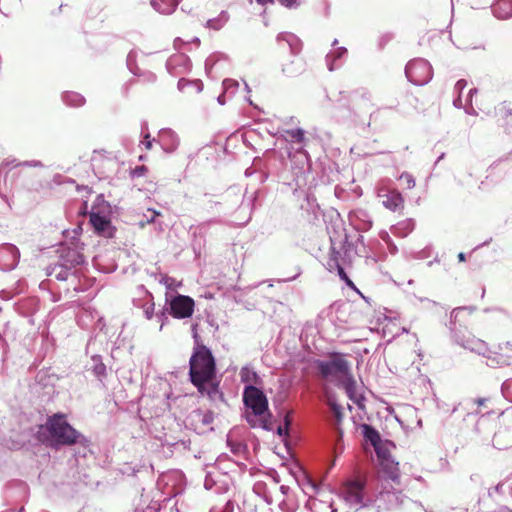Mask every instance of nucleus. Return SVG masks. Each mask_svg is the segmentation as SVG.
<instances>
[{"label":"nucleus","mask_w":512,"mask_h":512,"mask_svg":"<svg viewBox=\"0 0 512 512\" xmlns=\"http://www.w3.org/2000/svg\"><path fill=\"white\" fill-rule=\"evenodd\" d=\"M196 345L189 360V376L191 383L202 395H207L213 402L224 401L223 393L216 380V363L211 350L198 343V335L194 332Z\"/></svg>","instance_id":"obj_1"},{"label":"nucleus","mask_w":512,"mask_h":512,"mask_svg":"<svg viewBox=\"0 0 512 512\" xmlns=\"http://www.w3.org/2000/svg\"><path fill=\"white\" fill-rule=\"evenodd\" d=\"M377 499L384 501L385 508L390 510L403 505L406 497L396 490L382 491L379 497H376L366 481L354 475V512H379Z\"/></svg>","instance_id":"obj_2"},{"label":"nucleus","mask_w":512,"mask_h":512,"mask_svg":"<svg viewBox=\"0 0 512 512\" xmlns=\"http://www.w3.org/2000/svg\"><path fill=\"white\" fill-rule=\"evenodd\" d=\"M361 430L365 444H370L376 453L381 471L392 481L399 479V463L391 455L395 444L390 440H383L380 433L369 424L363 423L358 426Z\"/></svg>","instance_id":"obj_3"},{"label":"nucleus","mask_w":512,"mask_h":512,"mask_svg":"<svg viewBox=\"0 0 512 512\" xmlns=\"http://www.w3.org/2000/svg\"><path fill=\"white\" fill-rule=\"evenodd\" d=\"M320 374L327 381L343 382L346 395L352 400V381L347 378L349 365L340 355H334L326 360L317 362Z\"/></svg>","instance_id":"obj_4"},{"label":"nucleus","mask_w":512,"mask_h":512,"mask_svg":"<svg viewBox=\"0 0 512 512\" xmlns=\"http://www.w3.org/2000/svg\"><path fill=\"white\" fill-rule=\"evenodd\" d=\"M40 430L47 431L51 440L60 445H73L81 437V434L67 422L66 416L61 413L50 416Z\"/></svg>","instance_id":"obj_5"},{"label":"nucleus","mask_w":512,"mask_h":512,"mask_svg":"<svg viewBox=\"0 0 512 512\" xmlns=\"http://www.w3.org/2000/svg\"><path fill=\"white\" fill-rule=\"evenodd\" d=\"M327 269L330 272H337L341 280H343L349 287H352V280L348 276V271L352 266L350 257V244L347 235L343 243V254L341 252H333L332 256L327 261Z\"/></svg>","instance_id":"obj_6"},{"label":"nucleus","mask_w":512,"mask_h":512,"mask_svg":"<svg viewBox=\"0 0 512 512\" xmlns=\"http://www.w3.org/2000/svg\"><path fill=\"white\" fill-rule=\"evenodd\" d=\"M405 74L411 83L422 86L432 79V67L425 59H414L406 65Z\"/></svg>","instance_id":"obj_7"},{"label":"nucleus","mask_w":512,"mask_h":512,"mask_svg":"<svg viewBox=\"0 0 512 512\" xmlns=\"http://www.w3.org/2000/svg\"><path fill=\"white\" fill-rule=\"evenodd\" d=\"M243 401L246 407L255 414H265L268 410V400L265 394L253 385L245 387Z\"/></svg>","instance_id":"obj_8"},{"label":"nucleus","mask_w":512,"mask_h":512,"mask_svg":"<svg viewBox=\"0 0 512 512\" xmlns=\"http://www.w3.org/2000/svg\"><path fill=\"white\" fill-rule=\"evenodd\" d=\"M195 302L186 295H176L170 299V314L177 319H185L192 316Z\"/></svg>","instance_id":"obj_9"},{"label":"nucleus","mask_w":512,"mask_h":512,"mask_svg":"<svg viewBox=\"0 0 512 512\" xmlns=\"http://www.w3.org/2000/svg\"><path fill=\"white\" fill-rule=\"evenodd\" d=\"M110 212V205L104 204V209H98L97 207H92L90 212V223L95 229V231L101 235L110 237L112 235L111 222L108 218V214Z\"/></svg>","instance_id":"obj_10"},{"label":"nucleus","mask_w":512,"mask_h":512,"mask_svg":"<svg viewBox=\"0 0 512 512\" xmlns=\"http://www.w3.org/2000/svg\"><path fill=\"white\" fill-rule=\"evenodd\" d=\"M82 249V246L78 244L74 245V247L63 248L60 253L59 262L72 271L78 270V267L85 262L81 252Z\"/></svg>","instance_id":"obj_11"},{"label":"nucleus","mask_w":512,"mask_h":512,"mask_svg":"<svg viewBox=\"0 0 512 512\" xmlns=\"http://www.w3.org/2000/svg\"><path fill=\"white\" fill-rule=\"evenodd\" d=\"M20 259L19 249L10 243L0 245V269L11 271L16 268Z\"/></svg>","instance_id":"obj_12"},{"label":"nucleus","mask_w":512,"mask_h":512,"mask_svg":"<svg viewBox=\"0 0 512 512\" xmlns=\"http://www.w3.org/2000/svg\"><path fill=\"white\" fill-rule=\"evenodd\" d=\"M451 330L453 331L454 341L458 345L479 355L486 356V353L489 351V349L483 340L477 339L470 335H460L459 332L454 331V328H451Z\"/></svg>","instance_id":"obj_13"},{"label":"nucleus","mask_w":512,"mask_h":512,"mask_svg":"<svg viewBox=\"0 0 512 512\" xmlns=\"http://www.w3.org/2000/svg\"><path fill=\"white\" fill-rule=\"evenodd\" d=\"M379 243L376 240H370L367 244L364 243V237L360 236L354 242V253L359 257H363L366 261L371 260L373 263L377 262L380 258Z\"/></svg>","instance_id":"obj_14"},{"label":"nucleus","mask_w":512,"mask_h":512,"mask_svg":"<svg viewBox=\"0 0 512 512\" xmlns=\"http://www.w3.org/2000/svg\"><path fill=\"white\" fill-rule=\"evenodd\" d=\"M166 68L172 76H180L190 71L191 63L188 56L179 53L170 56L166 62Z\"/></svg>","instance_id":"obj_15"},{"label":"nucleus","mask_w":512,"mask_h":512,"mask_svg":"<svg viewBox=\"0 0 512 512\" xmlns=\"http://www.w3.org/2000/svg\"><path fill=\"white\" fill-rule=\"evenodd\" d=\"M378 196L382 198L383 206L391 211L395 212L404 208V199L401 193L396 189H380Z\"/></svg>","instance_id":"obj_16"},{"label":"nucleus","mask_w":512,"mask_h":512,"mask_svg":"<svg viewBox=\"0 0 512 512\" xmlns=\"http://www.w3.org/2000/svg\"><path fill=\"white\" fill-rule=\"evenodd\" d=\"M158 143L167 153L174 152L180 143L178 135L171 129H162L158 134Z\"/></svg>","instance_id":"obj_17"},{"label":"nucleus","mask_w":512,"mask_h":512,"mask_svg":"<svg viewBox=\"0 0 512 512\" xmlns=\"http://www.w3.org/2000/svg\"><path fill=\"white\" fill-rule=\"evenodd\" d=\"M337 43V40H334L333 48L326 56V64L330 71L339 68L348 56V50L344 47H336Z\"/></svg>","instance_id":"obj_18"},{"label":"nucleus","mask_w":512,"mask_h":512,"mask_svg":"<svg viewBox=\"0 0 512 512\" xmlns=\"http://www.w3.org/2000/svg\"><path fill=\"white\" fill-rule=\"evenodd\" d=\"M299 487L301 488L304 495L308 496L309 499L306 502V507L310 510H313L316 507V500L313 499L314 495H316L319 491V487L315 481L312 479L305 477L301 480H297Z\"/></svg>","instance_id":"obj_19"},{"label":"nucleus","mask_w":512,"mask_h":512,"mask_svg":"<svg viewBox=\"0 0 512 512\" xmlns=\"http://www.w3.org/2000/svg\"><path fill=\"white\" fill-rule=\"evenodd\" d=\"M46 274L51 277H55V279L59 281H66L70 277L77 278L78 270L72 271L68 267H64L60 262L50 265L46 269Z\"/></svg>","instance_id":"obj_20"},{"label":"nucleus","mask_w":512,"mask_h":512,"mask_svg":"<svg viewBox=\"0 0 512 512\" xmlns=\"http://www.w3.org/2000/svg\"><path fill=\"white\" fill-rule=\"evenodd\" d=\"M280 493L283 499L279 502V507L283 512H294L297 508V502L292 496V491L289 486H280Z\"/></svg>","instance_id":"obj_21"},{"label":"nucleus","mask_w":512,"mask_h":512,"mask_svg":"<svg viewBox=\"0 0 512 512\" xmlns=\"http://www.w3.org/2000/svg\"><path fill=\"white\" fill-rule=\"evenodd\" d=\"M304 65L301 58L293 55L282 65V72L288 77H294L299 75L303 71Z\"/></svg>","instance_id":"obj_22"},{"label":"nucleus","mask_w":512,"mask_h":512,"mask_svg":"<svg viewBox=\"0 0 512 512\" xmlns=\"http://www.w3.org/2000/svg\"><path fill=\"white\" fill-rule=\"evenodd\" d=\"M491 8L497 18L506 19L512 16V0H497Z\"/></svg>","instance_id":"obj_23"},{"label":"nucleus","mask_w":512,"mask_h":512,"mask_svg":"<svg viewBox=\"0 0 512 512\" xmlns=\"http://www.w3.org/2000/svg\"><path fill=\"white\" fill-rule=\"evenodd\" d=\"M180 0H150L152 8L161 14H171Z\"/></svg>","instance_id":"obj_24"},{"label":"nucleus","mask_w":512,"mask_h":512,"mask_svg":"<svg viewBox=\"0 0 512 512\" xmlns=\"http://www.w3.org/2000/svg\"><path fill=\"white\" fill-rule=\"evenodd\" d=\"M415 228V222L412 218L405 219L392 226V233L397 236L404 238L408 236Z\"/></svg>","instance_id":"obj_25"},{"label":"nucleus","mask_w":512,"mask_h":512,"mask_svg":"<svg viewBox=\"0 0 512 512\" xmlns=\"http://www.w3.org/2000/svg\"><path fill=\"white\" fill-rule=\"evenodd\" d=\"M277 41L278 42L285 41L288 44L289 48L291 49V52L293 55H295L301 49V42H300L299 38L294 34L280 33L277 36Z\"/></svg>","instance_id":"obj_26"},{"label":"nucleus","mask_w":512,"mask_h":512,"mask_svg":"<svg viewBox=\"0 0 512 512\" xmlns=\"http://www.w3.org/2000/svg\"><path fill=\"white\" fill-rule=\"evenodd\" d=\"M354 218L358 223L354 222V230H368L372 225V220L369 214L364 210L354 211Z\"/></svg>","instance_id":"obj_27"},{"label":"nucleus","mask_w":512,"mask_h":512,"mask_svg":"<svg viewBox=\"0 0 512 512\" xmlns=\"http://www.w3.org/2000/svg\"><path fill=\"white\" fill-rule=\"evenodd\" d=\"M246 420L253 428L260 427L265 430H269L268 422L265 419V414H255V412L251 411L246 413Z\"/></svg>","instance_id":"obj_28"},{"label":"nucleus","mask_w":512,"mask_h":512,"mask_svg":"<svg viewBox=\"0 0 512 512\" xmlns=\"http://www.w3.org/2000/svg\"><path fill=\"white\" fill-rule=\"evenodd\" d=\"M62 99L66 105L71 107H81L85 103V98L77 92H66Z\"/></svg>","instance_id":"obj_29"},{"label":"nucleus","mask_w":512,"mask_h":512,"mask_svg":"<svg viewBox=\"0 0 512 512\" xmlns=\"http://www.w3.org/2000/svg\"><path fill=\"white\" fill-rule=\"evenodd\" d=\"M234 511V503L229 498H221L218 500L217 503H215L211 509L210 512H233Z\"/></svg>","instance_id":"obj_30"},{"label":"nucleus","mask_w":512,"mask_h":512,"mask_svg":"<svg viewBox=\"0 0 512 512\" xmlns=\"http://www.w3.org/2000/svg\"><path fill=\"white\" fill-rule=\"evenodd\" d=\"M228 19H229L228 13L225 11H222L218 15V17L207 21V27H209L213 30H220L227 23Z\"/></svg>","instance_id":"obj_31"},{"label":"nucleus","mask_w":512,"mask_h":512,"mask_svg":"<svg viewBox=\"0 0 512 512\" xmlns=\"http://www.w3.org/2000/svg\"><path fill=\"white\" fill-rule=\"evenodd\" d=\"M328 405L336 419L337 425H339L343 418V407L337 402L333 396L328 397Z\"/></svg>","instance_id":"obj_32"},{"label":"nucleus","mask_w":512,"mask_h":512,"mask_svg":"<svg viewBox=\"0 0 512 512\" xmlns=\"http://www.w3.org/2000/svg\"><path fill=\"white\" fill-rule=\"evenodd\" d=\"M487 365L492 368L502 367L508 365V359L501 355H491L489 351L486 353Z\"/></svg>","instance_id":"obj_33"},{"label":"nucleus","mask_w":512,"mask_h":512,"mask_svg":"<svg viewBox=\"0 0 512 512\" xmlns=\"http://www.w3.org/2000/svg\"><path fill=\"white\" fill-rule=\"evenodd\" d=\"M351 306L349 303L339 305L335 309L336 319L340 322H349Z\"/></svg>","instance_id":"obj_34"},{"label":"nucleus","mask_w":512,"mask_h":512,"mask_svg":"<svg viewBox=\"0 0 512 512\" xmlns=\"http://www.w3.org/2000/svg\"><path fill=\"white\" fill-rule=\"evenodd\" d=\"M187 86H193L197 93L202 91V82L200 80H187L185 78H180L177 84L179 91L184 92Z\"/></svg>","instance_id":"obj_35"},{"label":"nucleus","mask_w":512,"mask_h":512,"mask_svg":"<svg viewBox=\"0 0 512 512\" xmlns=\"http://www.w3.org/2000/svg\"><path fill=\"white\" fill-rule=\"evenodd\" d=\"M285 133L291 138V140L298 144L305 142V131L301 128L289 129Z\"/></svg>","instance_id":"obj_36"},{"label":"nucleus","mask_w":512,"mask_h":512,"mask_svg":"<svg viewBox=\"0 0 512 512\" xmlns=\"http://www.w3.org/2000/svg\"><path fill=\"white\" fill-rule=\"evenodd\" d=\"M155 278L157 279V275H155ZM158 281L169 290L175 289L181 285L180 282H177L174 278L167 275H159Z\"/></svg>","instance_id":"obj_37"},{"label":"nucleus","mask_w":512,"mask_h":512,"mask_svg":"<svg viewBox=\"0 0 512 512\" xmlns=\"http://www.w3.org/2000/svg\"><path fill=\"white\" fill-rule=\"evenodd\" d=\"M222 85L225 93L234 94V92L239 87V82L234 79L228 78L223 81Z\"/></svg>","instance_id":"obj_38"},{"label":"nucleus","mask_w":512,"mask_h":512,"mask_svg":"<svg viewBox=\"0 0 512 512\" xmlns=\"http://www.w3.org/2000/svg\"><path fill=\"white\" fill-rule=\"evenodd\" d=\"M150 299L143 305V313L146 317V319L150 320L152 319L154 315V302L152 300V296L149 295Z\"/></svg>","instance_id":"obj_39"},{"label":"nucleus","mask_w":512,"mask_h":512,"mask_svg":"<svg viewBox=\"0 0 512 512\" xmlns=\"http://www.w3.org/2000/svg\"><path fill=\"white\" fill-rule=\"evenodd\" d=\"M399 179L406 185L407 189H412L415 186V179L408 172H403Z\"/></svg>","instance_id":"obj_40"},{"label":"nucleus","mask_w":512,"mask_h":512,"mask_svg":"<svg viewBox=\"0 0 512 512\" xmlns=\"http://www.w3.org/2000/svg\"><path fill=\"white\" fill-rule=\"evenodd\" d=\"M254 491L257 493V494H261L262 492L264 493V499L265 501L268 503V504H271L273 502V498L270 494H267L264 492L265 490V484L262 483V482H257L255 485H254Z\"/></svg>","instance_id":"obj_41"},{"label":"nucleus","mask_w":512,"mask_h":512,"mask_svg":"<svg viewBox=\"0 0 512 512\" xmlns=\"http://www.w3.org/2000/svg\"><path fill=\"white\" fill-rule=\"evenodd\" d=\"M496 115H500L503 118H507L512 115V109L506 104L502 103L495 109Z\"/></svg>","instance_id":"obj_42"},{"label":"nucleus","mask_w":512,"mask_h":512,"mask_svg":"<svg viewBox=\"0 0 512 512\" xmlns=\"http://www.w3.org/2000/svg\"><path fill=\"white\" fill-rule=\"evenodd\" d=\"M242 382H250L253 378H256V373L251 371L249 368L244 367L240 372Z\"/></svg>","instance_id":"obj_43"},{"label":"nucleus","mask_w":512,"mask_h":512,"mask_svg":"<svg viewBox=\"0 0 512 512\" xmlns=\"http://www.w3.org/2000/svg\"><path fill=\"white\" fill-rule=\"evenodd\" d=\"M476 92H477L476 88L470 89L469 94H468V97H469L468 101H469V103L464 107L465 108V112L467 114H469V115H477L478 114L477 111L474 109V107L471 104V98H472L473 94L476 93Z\"/></svg>","instance_id":"obj_44"},{"label":"nucleus","mask_w":512,"mask_h":512,"mask_svg":"<svg viewBox=\"0 0 512 512\" xmlns=\"http://www.w3.org/2000/svg\"><path fill=\"white\" fill-rule=\"evenodd\" d=\"M135 59H136V52L134 51H130L127 55V66L129 68V70L136 74V70H135Z\"/></svg>","instance_id":"obj_45"},{"label":"nucleus","mask_w":512,"mask_h":512,"mask_svg":"<svg viewBox=\"0 0 512 512\" xmlns=\"http://www.w3.org/2000/svg\"><path fill=\"white\" fill-rule=\"evenodd\" d=\"M503 395L512 402V380L502 384Z\"/></svg>","instance_id":"obj_46"},{"label":"nucleus","mask_w":512,"mask_h":512,"mask_svg":"<svg viewBox=\"0 0 512 512\" xmlns=\"http://www.w3.org/2000/svg\"><path fill=\"white\" fill-rule=\"evenodd\" d=\"M381 238L383 241H385L388 245V248L392 254H395L397 252V247L395 244L392 243L390 236L387 232H383L381 234Z\"/></svg>","instance_id":"obj_47"},{"label":"nucleus","mask_w":512,"mask_h":512,"mask_svg":"<svg viewBox=\"0 0 512 512\" xmlns=\"http://www.w3.org/2000/svg\"><path fill=\"white\" fill-rule=\"evenodd\" d=\"M465 310H467V311H469V313H471L473 311V308L472 307H457V308L453 309L451 312V316H450L451 321L456 322L460 312L465 311Z\"/></svg>","instance_id":"obj_48"},{"label":"nucleus","mask_w":512,"mask_h":512,"mask_svg":"<svg viewBox=\"0 0 512 512\" xmlns=\"http://www.w3.org/2000/svg\"><path fill=\"white\" fill-rule=\"evenodd\" d=\"M93 371L97 376H103L106 372V366L101 362L96 363L93 367Z\"/></svg>","instance_id":"obj_49"},{"label":"nucleus","mask_w":512,"mask_h":512,"mask_svg":"<svg viewBox=\"0 0 512 512\" xmlns=\"http://www.w3.org/2000/svg\"><path fill=\"white\" fill-rule=\"evenodd\" d=\"M159 215V213L153 209H148L147 214H145L146 222L152 223L155 221V218Z\"/></svg>","instance_id":"obj_50"},{"label":"nucleus","mask_w":512,"mask_h":512,"mask_svg":"<svg viewBox=\"0 0 512 512\" xmlns=\"http://www.w3.org/2000/svg\"><path fill=\"white\" fill-rule=\"evenodd\" d=\"M104 204H108L103 195H98L94 201L92 207H97L98 209H104Z\"/></svg>","instance_id":"obj_51"},{"label":"nucleus","mask_w":512,"mask_h":512,"mask_svg":"<svg viewBox=\"0 0 512 512\" xmlns=\"http://www.w3.org/2000/svg\"><path fill=\"white\" fill-rule=\"evenodd\" d=\"M279 2L288 8H294L299 5V0H279Z\"/></svg>","instance_id":"obj_52"},{"label":"nucleus","mask_w":512,"mask_h":512,"mask_svg":"<svg viewBox=\"0 0 512 512\" xmlns=\"http://www.w3.org/2000/svg\"><path fill=\"white\" fill-rule=\"evenodd\" d=\"M364 400L365 399L363 396L356 397V395L354 394V403L357 405L359 410L364 411V409H365Z\"/></svg>","instance_id":"obj_53"},{"label":"nucleus","mask_w":512,"mask_h":512,"mask_svg":"<svg viewBox=\"0 0 512 512\" xmlns=\"http://www.w3.org/2000/svg\"><path fill=\"white\" fill-rule=\"evenodd\" d=\"M290 424V421L288 419V416L285 417V426H279L278 429H277V432L279 435H284L286 434L287 430H288V426Z\"/></svg>","instance_id":"obj_54"},{"label":"nucleus","mask_w":512,"mask_h":512,"mask_svg":"<svg viewBox=\"0 0 512 512\" xmlns=\"http://www.w3.org/2000/svg\"><path fill=\"white\" fill-rule=\"evenodd\" d=\"M466 86H467L466 80L461 79L456 82L455 91H457L460 94Z\"/></svg>","instance_id":"obj_55"},{"label":"nucleus","mask_w":512,"mask_h":512,"mask_svg":"<svg viewBox=\"0 0 512 512\" xmlns=\"http://www.w3.org/2000/svg\"><path fill=\"white\" fill-rule=\"evenodd\" d=\"M141 143L145 146V148H146V149H148V150H149V149H151V148H152V143H153V141H152V140H150V135H149V134H146V135L144 136V140H143Z\"/></svg>","instance_id":"obj_56"},{"label":"nucleus","mask_w":512,"mask_h":512,"mask_svg":"<svg viewBox=\"0 0 512 512\" xmlns=\"http://www.w3.org/2000/svg\"><path fill=\"white\" fill-rule=\"evenodd\" d=\"M156 317H157L158 321L161 322V325H160V330H161L164 325V320H166L167 317L165 316L164 312H160V313L156 314Z\"/></svg>","instance_id":"obj_57"},{"label":"nucleus","mask_w":512,"mask_h":512,"mask_svg":"<svg viewBox=\"0 0 512 512\" xmlns=\"http://www.w3.org/2000/svg\"><path fill=\"white\" fill-rule=\"evenodd\" d=\"M353 290L354 293H357L365 302H367L371 306L369 298L365 297L355 285L353 287Z\"/></svg>","instance_id":"obj_58"},{"label":"nucleus","mask_w":512,"mask_h":512,"mask_svg":"<svg viewBox=\"0 0 512 512\" xmlns=\"http://www.w3.org/2000/svg\"><path fill=\"white\" fill-rule=\"evenodd\" d=\"M23 165L26 166H32V167H43V164L40 161H30V162H24Z\"/></svg>","instance_id":"obj_59"},{"label":"nucleus","mask_w":512,"mask_h":512,"mask_svg":"<svg viewBox=\"0 0 512 512\" xmlns=\"http://www.w3.org/2000/svg\"><path fill=\"white\" fill-rule=\"evenodd\" d=\"M146 171V167L145 166H140V167H137L135 170H134V175L136 176H141L143 175V173Z\"/></svg>","instance_id":"obj_60"},{"label":"nucleus","mask_w":512,"mask_h":512,"mask_svg":"<svg viewBox=\"0 0 512 512\" xmlns=\"http://www.w3.org/2000/svg\"><path fill=\"white\" fill-rule=\"evenodd\" d=\"M453 105L456 107V108H462L463 107V103H462V99H461V96L459 95L456 99H454L453 101Z\"/></svg>","instance_id":"obj_61"},{"label":"nucleus","mask_w":512,"mask_h":512,"mask_svg":"<svg viewBox=\"0 0 512 512\" xmlns=\"http://www.w3.org/2000/svg\"><path fill=\"white\" fill-rule=\"evenodd\" d=\"M226 94L227 93H225V91H224L221 95L218 96L217 101L220 105H224L226 103V99H225Z\"/></svg>","instance_id":"obj_62"},{"label":"nucleus","mask_w":512,"mask_h":512,"mask_svg":"<svg viewBox=\"0 0 512 512\" xmlns=\"http://www.w3.org/2000/svg\"><path fill=\"white\" fill-rule=\"evenodd\" d=\"M241 450H242V445L241 444H237V445L232 447V452L235 453V454L240 453Z\"/></svg>","instance_id":"obj_63"},{"label":"nucleus","mask_w":512,"mask_h":512,"mask_svg":"<svg viewBox=\"0 0 512 512\" xmlns=\"http://www.w3.org/2000/svg\"><path fill=\"white\" fill-rule=\"evenodd\" d=\"M485 402H486V398H477V399L475 400V403H476L477 405H479V406L484 405V403H485Z\"/></svg>","instance_id":"obj_64"}]
</instances>
